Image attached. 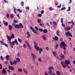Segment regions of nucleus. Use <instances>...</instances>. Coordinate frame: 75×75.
Here are the masks:
<instances>
[{
    "mask_svg": "<svg viewBox=\"0 0 75 75\" xmlns=\"http://www.w3.org/2000/svg\"><path fill=\"white\" fill-rule=\"evenodd\" d=\"M6 17L7 18H9V15L7 13L6 14Z\"/></svg>",
    "mask_w": 75,
    "mask_h": 75,
    "instance_id": "de8ad7c7",
    "label": "nucleus"
},
{
    "mask_svg": "<svg viewBox=\"0 0 75 75\" xmlns=\"http://www.w3.org/2000/svg\"><path fill=\"white\" fill-rule=\"evenodd\" d=\"M61 65H64V62L63 61H62L61 62Z\"/></svg>",
    "mask_w": 75,
    "mask_h": 75,
    "instance_id": "338daca9",
    "label": "nucleus"
},
{
    "mask_svg": "<svg viewBox=\"0 0 75 75\" xmlns=\"http://www.w3.org/2000/svg\"><path fill=\"white\" fill-rule=\"evenodd\" d=\"M37 21L38 23H41V20L38 19L37 20Z\"/></svg>",
    "mask_w": 75,
    "mask_h": 75,
    "instance_id": "a878e982",
    "label": "nucleus"
},
{
    "mask_svg": "<svg viewBox=\"0 0 75 75\" xmlns=\"http://www.w3.org/2000/svg\"><path fill=\"white\" fill-rule=\"evenodd\" d=\"M40 26H42V27H44V24L43 23L41 24V23H40Z\"/></svg>",
    "mask_w": 75,
    "mask_h": 75,
    "instance_id": "2f4dec72",
    "label": "nucleus"
},
{
    "mask_svg": "<svg viewBox=\"0 0 75 75\" xmlns=\"http://www.w3.org/2000/svg\"><path fill=\"white\" fill-rule=\"evenodd\" d=\"M23 70L25 74H27V72L25 71V69H23Z\"/></svg>",
    "mask_w": 75,
    "mask_h": 75,
    "instance_id": "09e8293b",
    "label": "nucleus"
},
{
    "mask_svg": "<svg viewBox=\"0 0 75 75\" xmlns=\"http://www.w3.org/2000/svg\"><path fill=\"white\" fill-rule=\"evenodd\" d=\"M13 14H11V18H13Z\"/></svg>",
    "mask_w": 75,
    "mask_h": 75,
    "instance_id": "0e129e2a",
    "label": "nucleus"
},
{
    "mask_svg": "<svg viewBox=\"0 0 75 75\" xmlns=\"http://www.w3.org/2000/svg\"><path fill=\"white\" fill-rule=\"evenodd\" d=\"M39 31H40V32H42V31H43V29H40V28H39Z\"/></svg>",
    "mask_w": 75,
    "mask_h": 75,
    "instance_id": "c03bdc74",
    "label": "nucleus"
},
{
    "mask_svg": "<svg viewBox=\"0 0 75 75\" xmlns=\"http://www.w3.org/2000/svg\"><path fill=\"white\" fill-rule=\"evenodd\" d=\"M62 65V67H64V68H66V65H65V64H63Z\"/></svg>",
    "mask_w": 75,
    "mask_h": 75,
    "instance_id": "3c124183",
    "label": "nucleus"
},
{
    "mask_svg": "<svg viewBox=\"0 0 75 75\" xmlns=\"http://www.w3.org/2000/svg\"><path fill=\"white\" fill-rule=\"evenodd\" d=\"M0 44H1V45H5V46H6V47H8V46H7V45L6 44H5L6 43H4V42H3L2 41H0Z\"/></svg>",
    "mask_w": 75,
    "mask_h": 75,
    "instance_id": "6e6552de",
    "label": "nucleus"
},
{
    "mask_svg": "<svg viewBox=\"0 0 75 75\" xmlns=\"http://www.w3.org/2000/svg\"><path fill=\"white\" fill-rule=\"evenodd\" d=\"M56 74L57 75H60V72L59 71H57Z\"/></svg>",
    "mask_w": 75,
    "mask_h": 75,
    "instance_id": "7c9ffc66",
    "label": "nucleus"
},
{
    "mask_svg": "<svg viewBox=\"0 0 75 75\" xmlns=\"http://www.w3.org/2000/svg\"><path fill=\"white\" fill-rule=\"evenodd\" d=\"M9 30L10 31H11L12 30V29H13V27H12V26L11 25H9Z\"/></svg>",
    "mask_w": 75,
    "mask_h": 75,
    "instance_id": "a211bd4d",
    "label": "nucleus"
},
{
    "mask_svg": "<svg viewBox=\"0 0 75 75\" xmlns=\"http://www.w3.org/2000/svg\"><path fill=\"white\" fill-rule=\"evenodd\" d=\"M26 33H27V35L29 37H30V33H29V32L27 31L26 32Z\"/></svg>",
    "mask_w": 75,
    "mask_h": 75,
    "instance_id": "c756f323",
    "label": "nucleus"
},
{
    "mask_svg": "<svg viewBox=\"0 0 75 75\" xmlns=\"http://www.w3.org/2000/svg\"><path fill=\"white\" fill-rule=\"evenodd\" d=\"M39 51H42V49L40 48L39 49Z\"/></svg>",
    "mask_w": 75,
    "mask_h": 75,
    "instance_id": "774afa93",
    "label": "nucleus"
},
{
    "mask_svg": "<svg viewBox=\"0 0 75 75\" xmlns=\"http://www.w3.org/2000/svg\"><path fill=\"white\" fill-rule=\"evenodd\" d=\"M35 30L37 31H38V27H37V26H35Z\"/></svg>",
    "mask_w": 75,
    "mask_h": 75,
    "instance_id": "c85d7f7f",
    "label": "nucleus"
},
{
    "mask_svg": "<svg viewBox=\"0 0 75 75\" xmlns=\"http://www.w3.org/2000/svg\"><path fill=\"white\" fill-rule=\"evenodd\" d=\"M43 32L44 33H48V30L47 29H44Z\"/></svg>",
    "mask_w": 75,
    "mask_h": 75,
    "instance_id": "4be33fe9",
    "label": "nucleus"
},
{
    "mask_svg": "<svg viewBox=\"0 0 75 75\" xmlns=\"http://www.w3.org/2000/svg\"><path fill=\"white\" fill-rule=\"evenodd\" d=\"M16 60L17 62H20L21 61H20V59L19 58H16Z\"/></svg>",
    "mask_w": 75,
    "mask_h": 75,
    "instance_id": "f3484780",
    "label": "nucleus"
},
{
    "mask_svg": "<svg viewBox=\"0 0 75 75\" xmlns=\"http://www.w3.org/2000/svg\"><path fill=\"white\" fill-rule=\"evenodd\" d=\"M18 71H19V72H21L23 71V70H22V69H21V68H19L18 69Z\"/></svg>",
    "mask_w": 75,
    "mask_h": 75,
    "instance_id": "bb28decb",
    "label": "nucleus"
},
{
    "mask_svg": "<svg viewBox=\"0 0 75 75\" xmlns=\"http://www.w3.org/2000/svg\"><path fill=\"white\" fill-rule=\"evenodd\" d=\"M65 9H66V8H65V7H63L61 9V11H62V10H65Z\"/></svg>",
    "mask_w": 75,
    "mask_h": 75,
    "instance_id": "e433bc0d",
    "label": "nucleus"
},
{
    "mask_svg": "<svg viewBox=\"0 0 75 75\" xmlns=\"http://www.w3.org/2000/svg\"><path fill=\"white\" fill-rule=\"evenodd\" d=\"M73 21H71V22H68V23L69 24H71V23H73Z\"/></svg>",
    "mask_w": 75,
    "mask_h": 75,
    "instance_id": "a19ab883",
    "label": "nucleus"
},
{
    "mask_svg": "<svg viewBox=\"0 0 75 75\" xmlns=\"http://www.w3.org/2000/svg\"><path fill=\"white\" fill-rule=\"evenodd\" d=\"M49 10L50 11H52V10H54V9L52 8V7H50L49 8Z\"/></svg>",
    "mask_w": 75,
    "mask_h": 75,
    "instance_id": "a18cd8bd",
    "label": "nucleus"
},
{
    "mask_svg": "<svg viewBox=\"0 0 75 75\" xmlns=\"http://www.w3.org/2000/svg\"><path fill=\"white\" fill-rule=\"evenodd\" d=\"M70 64L69 61L68 60H66L65 61V64L66 65L68 66Z\"/></svg>",
    "mask_w": 75,
    "mask_h": 75,
    "instance_id": "423d86ee",
    "label": "nucleus"
},
{
    "mask_svg": "<svg viewBox=\"0 0 75 75\" xmlns=\"http://www.w3.org/2000/svg\"><path fill=\"white\" fill-rule=\"evenodd\" d=\"M71 10V7L69 6L68 7V9L67 10L68 11H69Z\"/></svg>",
    "mask_w": 75,
    "mask_h": 75,
    "instance_id": "4c0bfd02",
    "label": "nucleus"
},
{
    "mask_svg": "<svg viewBox=\"0 0 75 75\" xmlns=\"http://www.w3.org/2000/svg\"><path fill=\"white\" fill-rule=\"evenodd\" d=\"M14 42L17 45H18V41H17V40H15Z\"/></svg>",
    "mask_w": 75,
    "mask_h": 75,
    "instance_id": "412c9836",
    "label": "nucleus"
},
{
    "mask_svg": "<svg viewBox=\"0 0 75 75\" xmlns=\"http://www.w3.org/2000/svg\"><path fill=\"white\" fill-rule=\"evenodd\" d=\"M53 24H55V25H57V23H56V22L55 21H54L53 22Z\"/></svg>",
    "mask_w": 75,
    "mask_h": 75,
    "instance_id": "8fccbe9b",
    "label": "nucleus"
},
{
    "mask_svg": "<svg viewBox=\"0 0 75 75\" xmlns=\"http://www.w3.org/2000/svg\"><path fill=\"white\" fill-rule=\"evenodd\" d=\"M13 22L14 23H18V21L17 20H14Z\"/></svg>",
    "mask_w": 75,
    "mask_h": 75,
    "instance_id": "79ce46f5",
    "label": "nucleus"
},
{
    "mask_svg": "<svg viewBox=\"0 0 75 75\" xmlns=\"http://www.w3.org/2000/svg\"><path fill=\"white\" fill-rule=\"evenodd\" d=\"M10 64H11V65H13V62H12V61H10Z\"/></svg>",
    "mask_w": 75,
    "mask_h": 75,
    "instance_id": "052dcab7",
    "label": "nucleus"
},
{
    "mask_svg": "<svg viewBox=\"0 0 75 75\" xmlns=\"http://www.w3.org/2000/svg\"><path fill=\"white\" fill-rule=\"evenodd\" d=\"M60 47L61 48H63L64 50H66L67 48L65 47H67V45L64 42H62L60 44Z\"/></svg>",
    "mask_w": 75,
    "mask_h": 75,
    "instance_id": "f257e3e1",
    "label": "nucleus"
},
{
    "mask_svg": "<svg viewBox=\"0 0 75 75\" xmlns=\"http://www.w3.org/2000/svg\"><path fill=\"white\" fill-rule=\"evenodd\" d=\"M1 72L4 74H6V71L5 68L3 69L1 71Z\"/></svg>",
    "mask_w": 75,
    "mask_h": 75,
    "instance_id": "9b49d317",
    "label": "nucleus"
},
{
    "mask_svg": "<svg viewBox=\"0 0 75 75\" xmlns=\"http://www.w3.org/2000/svg\"><path fill=\"white\" fill-rule=\"evenodd\" d=\"M17 55L18 57H20V54H19V53L18 52Z\"/></svg>",
    "mask_w": 75,
    "mask_h": 75,
    "instance_id": "69168bd1",
    "label": "nucleus"
},
{
    "mask_svg": "<svg viewBox=\"0 0 75 75\" xmlns=\"http://www.w3.org/2000/svg\"><path fill=\"white\" fill-rule=\"evenodd\" d=\"M31 55H32V57H33V59H34V61H35V58H36L37 57H36V56L35 55H34V54L33 53H31Z\"/></svg>",
    "mask_w": 75,
    "mask_h": 75,
    "instance_id": "9d476101",
    "label": "nucleus"
},
{
    "mask_svg": "<svg viewBox=\"0 0 75 75\" xmlns=\"http://www.w3.org/2000/svg\"><path fill=\"white\" fill-rule=\"evenodd\" d=\"M38 61H40V62H42V61H41V58H39L38 59Z\"/></svg>",
    "mask_w": 75,
    "mask_h": 75,
    "instance_id": "603ef678",
    "label": "nucleus"
},
{
    "mask_svg": "<svg viewBox=\"0 0 75 75\" xmlns=\"http://www.w3.org/2000/svg\"><path fill=\"white\" fill-rule=\"evenodd\" d=\"M11 38H14L15 36H14V35L13 34H12V35H11Z\"/></svg>",
    "mask_w": 75,
    "mask_h": 75,
    "instance_id": "393cba45",
    "label": "nucleus"
},
{
    "mask_svg": "<svg viewBox=\"0 0 75 75\" xmlns=\"http://www.w3.org/2000/svg\"><path fill=\"white\" fill-rule=\"evenodd\" d=\"M12 45H13H13H15V42H14V41H12Z\"/></svg>",
    "mask_w": 75,
    "mask_h": 75,
    "instance_id": "ea45409f",
    "label": "nucleus"
},
{
    "mask_svg": "<svg viewBox=\"0 0 75 75\" xmlns=\"http://www.w3.org/2000/svg\"><path fill=\"white\" fill-rule=\"evenodd\" d=\"M34 47L35 49H36L37 51H39V50L40 49V47H39L37 46L36 45H35Z\"/></svg>",
    "mask_w": 75,
    "mask_h": 75,
    "instance_id": "ddd939ff",
    "label": "nucleus"
},
{
    "mask_svg": "<svg viewBox=\"0 0 75 75\" xmlns=\"http://www.w3.org/2000/svg\"><path fill=\"white\" fill-rule=\"evenodd\" d=\"M0 58L1 60H3V56H1L0 57Z\"/></svg>",
    "mask_w": 75,
    "mask_h": 75,
    "instance_id": "e2e57ef3",
    "label": "nucleus"
},
{
    "mask_svg": "<svg viewBox=\"0 0 75 75\" xmlns=\"http://www.w3.org/2000/svg\"><path fill=\"white\" fill-rule=\"evenodd\" d=\"M64 30H65V31H69V30H71V28L70 27L67 26L64 28Z\"/></svg>",
    "mask_w": 75,
    "mask_h": 75,
    "instance_id": "0eeeda50",
    "label": "nucleus"
},
{
    "mask_svg": "<svg viewBox=\"0 0 75 75\" xmlns=\"http://www.w3.org/2000/svg\"><path fill=\"white\" fill-rule=\"evenodd\" d=\"M8 67L9 69H10L11 70H12V71L14 70V68L13 67L9 66Z\"/></svg>",
    "mask_w": 75,
    "mask_h": 75,
    "instance_id": "f8f14e48",
    "label": "nucleus"
},
{
    "mask_svg": "<svg viewBox=\"0 0 75 75\" xmlns=\"http://www.w3.org/2000/svg\"><path fill=\"white\" fill-rule=\"evenodd\" d=\"M16 11H19V13H21V12H22V11H21V9H20L16 10Z\"/></svg>",
    "mask_w": 75,
    "mask_h": 75,
    "instance_id": "473e14b6",
    "label": "nucleus"
},
{
    "mask_svg": "<svg viewBox=\"0 0 75 75\" xmlns=\"http://www.w3.org/2000/svg\"><path fill=\"white\" fill-rule=\"evenodd\" d=\"M13 64H14V65H16L17 64V62H16V61H14L13 62Z\"/></svg>",
    "mask_w": 75,
    "mask_h": 75,
    "instance_id": "c9c22d12",
    "label": "nucleus"
},
{
    "mask_svg": "<svg viewBox=\"0 0 75 75\" xmlns=\"http://www.w3.org/2000/svg\"><path fill=\"white\" fill-rule=\"evenodd\" d=\"M15 28H18V29H19L20 28H23V25L21 23H19V25L18 24L15 25Z\"/></svg>",
    "mask_w": 75,
    "mask_h": 75,
    "instance_id": "7ed1b4c3",
    "label": "nucleus"
},
{
    "mask_svg": "<svg viewBox=\"0 0 75 75\" xmlns=\"http://www.w3.org/2000/svg\"><path fill=\"white\" fill-rule=\"evenodd\" d=\"M44 11L43 10H42L41 12V14H44Z\"/></svg>",
    "mask_w": 75,
    "mask_h": 75,
    "instance_id": "680f3d73",
    "label": "nucleus"
},
{
    "mask_svg": "<svg viewBox=\"0 0 75 75\" xmlns=\"http://www.w3.org/2000/svg\"><path fill=\"white\" fill-rule=\"evenodd\" d=\"M6 37L7 38V39L8 40L9 43L11 47L12 48H13V46L12 45V43H11V41L12 38H11V37L8 36V35H7Z\"/></svg>",
    "mask_w": 75,
    "mask_h": 75,
    "instance_id": "f03ea898",
    "label": "nucleus"
},
{
    "mask_svg": "<svg viewBox=\"0 0 75 75\" xmlns=\"http://www.w3.org/2000/svg\"><path fill=\"white\" fill-rule=\"evenodd\" d=\"M65 35L67 37H69V36L71 37H72V34L69 31L65 32Z\"/></svg>",
    "mask_w": 75,
    "mask_h": 75,
    "instance_id": "39448f33",
    "label": "nucleus"
},
{
    "mask_svg": "<svg viewBox=\"0 0 75 75\" xmlns=\"http://www.w3.org/2000/svg\"><path fill=\"white\" fill-rule=\"evenodd\" d=\"M2 69V65L0 64V69Z\"/></svg>",
    "mask_w": 75,
    "mask_h": 75,
    "instance_id": "6e6d98bb",
    "label": "nucleus"
},
{
    "mask_svg": "<svg viewBox=\"0 0 75 75\" xmlns=\"http://www.w3.org/2000/svg\"><path fill=\"white\" fill-rule=\"evenodd\" d=\"M52 54L53 55L56 57V55H57V52L55 51H53L52 52Z\"/></svg>",
    "mask_w": 75,
    "mask_h": 75,
    "instance_id": "6ab92c4d",
    "label": "nucleus"
},
{
    "mask_svg": "<svg viewBox=\"0 0 75 75\" xmlns=\"http://www.w3.org/2000/svg\"><path fill=\"white\" fill-rule=\"evenodd\" d=\"M27 45H28L29 48H30V50H31V47H30V44H29V43L27 44Z\"/></svg>",
    "mask_w": 75,
    "mask_h": 75,
    "instance_id": "37998d69",
    "label": "nucleus"
},
{
    "mask_svg": "<svg viewBox=\"0 0 75 75\" xmlns=\"http://www.w3.org/2000/svg\"><path fill=\"white\" fill-rule=\"evenodd\" d=\"M60 57L62 59L64 58V55L63 54H62L60 55Z\"/></svg>",
    "mask_w": 75,
    "mask_h": 75,
    "instance_id": "5701e85b",
    "label": "nucleus"
},
{
    "mask_svg": "<svg viewBox=\"0 0 75 75\" xmlns=\"http://www.w3.org/2000/svg\"><path fill=\"white\" fill-rule=\"evenodd\" d=\"M58 45H56L55 46V48H56V49H58Z\"/></svg>",
    "mask_w": 75,
    "mask_h": 75,
    "instance_id": "49530a36",
    "label": "nucleus"
},
{
    "mask_svg": "<svg viewBox=\"0 0 75 75\" xmlns=\"http://www.w3.org/2000/svg\"><path fill=\"white\" fill-rule=\"evenodd\" d=\"M30 28L31 30L33 31V32L35 34H38V32H37V31H36L34 28H33V27L31 26H30Z\"/></svg>",
    "mask_w": 75,
    "mask_h": 75,
    "instance_id": "20e7f679",
    "label": "nucleus"
},
{
    "mask_svg": "<svg viewBox=\"0 0 75 75\" xmlns=\"http://www.w3.org/2000/svg\"><path fill=\"white\" fill-rule=\"evenodd\" d=\"M62 6L61 4H60L59 5L57 6L58 8H60Z\"/></svg>",
    "mask_w": 75,
    "mask_h": 75,
    "instance_id": "5fc2aeb1",
    "label": "nucleus"
},
{
    "mask_svg": "<svg viewBox=\"0 0 75 75\" xmlns=\"http://www.w3.org/2000/svg\"><path fill=\"white\" fill-rule=\"evenodd\" d=\"M26 10H29V9H30V7L28 6H27V7H26Z\"/></svg>",
    "mask_w": 75,
    "mask_h": 75,
    "instance_id": "bf43d9fd",
    "label": "nucleus"
},
{
    "mask_svg": "<svg viewBox=\"0 0 75 75\" xmlns=\"http://www.w3.org/2000/svg\"><path fill=\"white\" fill-rule=\"evenodd\" d=\"M3 23L4 25L5 26H7L8 25V23L6 22L5 20L3 21Z\"/></svg>",
    "mask_w": 75,
    "mask_h": 75,
    "instance_id": "1a4fd4ad",
    "label": "nucleus"
},
{
    "mask_svg": "<svg viewBox=\"0 0 75 75\" xmlns=\"http://www.w3.org/2000/svg\"><path fill=\"white\" fill-rule=\"evenodd\" d=\"M48 74L50 75H52V70H49L48 72Z\"/></svg>",
    "mask_w": 75,
    "mask_h": 75,
    "instance_id": "aec40b11",
    "label": "nucleus"
},
{
    "mask_svg": "<svg viewBox=\"0 0 75 75\" xmlns=\"http://www.w3.org/2000/svg\"><path fill=\"white\" fill-rule=\"evenodd\" d=\"M53 40H58L59 38L57 36H55L54 38H53Z\"/></svg>",
    "mask_w": 75,
    "mask_h": 75,
    "instance_id": "dca6fc26",
    "label": "nucleus"
},
{
    "mask_svg": "<svg viewBox=\"0 0 75 75\" xmlns=\"http://www.w3.org/2000/svg\"><path fill=\"white\" fill-rule=\"evenodd\" d=\"M9 57L10 56L8 55H6L5 57V59L6 60H7V61H8V60H9Z\"/></svg>",
    "mask_w": 75,
    "mask_h": 75,
    "instance_id": "2eb2a0df",
    "label": "nucleus"
},
{
    "mask_svg": "<svg viewBox=\"0 0 75 75\" xmlns=\"http://www.w3.org/2000/svg\"><path fill=\"white\" fill-rule=\"evenodd\" d=\"M61 22L62 24L64 23V21L63 20V18H61Z\"/></svg>",
    "mask_w": 75,
    "mask_h": 75,
    "instance_id": "f704fd0d",
    "label": "nucleus"
},
{
    "mask_svg": "<svg viewBox=\"0 0 75 75\" xmlns=\"http://www.w3.org/2000/svg\"><path fill=\"white\" fill-rule=\"evenodd\" d=\"M21 5L22 6H24V3L23 1H22L21 2Z\"/></svg>",
    "mask_w": 75,
    "mask_h": 75,
    "instance_id": "72a5a7b5",
    "label": "nucleus"
},
{
    "mask_svg": "<svg viewBox=\"0 0 75 75\" xmlns=\"http://www.w3.org/2000/svg\"><path fill=\"white\" fill-rule=\"evenodd\" d=\"M23 48H27V46H26V45L24 44L23 45Z\"/></svg>",
    "mask_w": 75,
    "mask_h": 75,
    "instance_id": "13d9d810",
    "label": "nucleus"
},
{
    "mask_svg": "<svg viewBox=\"0 0 75 75\" xmlns=\"http://www.w3.org/2000/svg\"><path fill=\"white\" fill-rule=\"evenodd\" d=\"M38 16H39V17H41V16H42V14H39L38 15Z\"/></svg>",
    "mask_w": 75,
    "mask_h": 75,
    "instance_id": "4d7b16f0",
    "label": "nucleus"
},
{
    "mask_svg": "<svg viewBox=\"0 0 75 75\" xmlns=\"http://www.w3.org/2000/svg\"><path fill=\"white\" fill-rule=\"evenodd\" d=\"M59 31L58 30H57L56 32V34L58 36H59Z\"/></svg>",
    "mask_w": 75,
    "mask_h": 75,
    "instance_id": "cd10ccee",
    "label": "nucleus"
},
{
    "mask_svg": "<svg viewBox=\"0 0 75 75\" xmlns=\"http://www.w3.org/2000/svg\"><path fill=\"white\" fill-rule=\"evenodd\" d=\"M18 40L19 42H22V40L19 38L18 39Z\"/></svg>",
    "mask_w": 75,
    "mask_h": 75,
    "instance_id": "58836bf2",
    "label": "nucleus"
},
{
    "mask_svg": "<svg viewBox=\"0 0 75 75\" xmlns=\"http://www.w3.org/2000/svg\"><path fill=\"white\" fill-rule=\"evenodd\" d=\"M52 69H54V67H50L48 68L49 71H52Z\"/></svg>",
    "mask_w": 75,
    "mask_h": 75,
    "instance_id": "4468645a",
    "label": "nucleus"
},
{
    "mask_svg": "<svg viewBox=\"0 0 75 75\" xmlns=\"http://www.w3.org/2000/svg\"><path fill=\"white\" fill-rule=\"evenodd\" d=\"M62 26H63V27H64V28L65 27V24H64V23H62Z\"/></svg>",
    "mask_w": 75,
    "mask_h": 75,
    "instance_id": "864d4df0",
    "label": "nucleus"
},
{
    "mask_svg": "<svg viewBox=\"0 0 75 75\" xmlns=\"http://www.w3.org/2000/svg\"><path fill=\"white\" fill-rule=\"evenodd\" d=\"M42 37L43 40H46V38L45 37V36L43 35L42 36Z\"/></svg>",
    "mask_w": 75,
    "mask_h": 75,
    "instance_id": "b1692460",
    "label": "nucleus"
}]
</instances>
